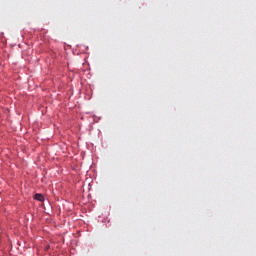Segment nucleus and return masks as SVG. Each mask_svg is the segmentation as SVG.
Segmentation results:
<instances>
[{
	"label": "nucleus",
	"instance_id": "f257e3e1",
	"mask_svg": "<svg viewBox=\"0 0 256 256\" xmlns=\"http://www.w3.org/2000/svg\"><path fill=\"white\" fill-rule=\"evenodd\" d=\"M34 199L36 201H45V197L42 194H35Z\"/></svg>",
	"mask_w": 256,
	"mask_h": 256
}]
</instances>
